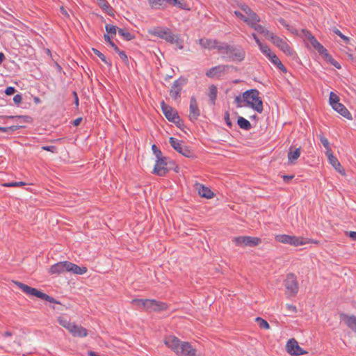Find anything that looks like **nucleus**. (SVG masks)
Segmentation results:
<instances>
[{"label":"nucleus","instance_id":"nucleus-1","mask_svg":"<svg viewBox=\"0 0 356 356\" xmlns=\"http://www.w3.org/2000/svg\"><path fill=\"white\" fill-rule=\"evenodd\" d=\"M164 343L179 356H196L197 350L190 343L181 341L175 336L166 337Z\"/></svg>","mask_w":356,"mask_h":356},{"label":"nucleus","instance_id":"nucleus-2","mask_svg":"<svg viewBox=\"0 0 356 356\" xmlns=\"http://www.w3.org/2000/svg\"><path fill=\"white\" fill-rule=\"evenodd\" d=\"M243 100L245 106L261 113L263 111V102L259 92L256 89H251L243 93Z\"/></svg>","mask_w":356,"mask_h":356},{"label":"nucleus","instance_id":"nucleus-3","mask_svg":"<svg viewBox=\"0 0 356 356\" xmlns=\"http://www.w3.org/2000/svg\"><path fill=\"white\" fill-rule=\"evenodd\" d=\"M14 283L26 294L35 296L42 300H47L49 302L58 303L54 298L47 295L46 293H42L38 289L31 287L26 284H24L19 282H14Z\"/></svg>","mask_w":356,"mask_h":356},{"label":"nucleus","instance_id":"nucleus-4","mask_svg":"<svg viewBox=\"0 0 356 356\" xmlns=\"http://www.w3.org/2000/svg\"><path fill=\"white\" fill-rule=\"evenodd\" d=\"M270 41L283 51L286 56L294 58L296 52L289 46L286 39H283L275 35H270Z\"/></svg>","mask_w":356,"mask_h":356},{"label":"nucleus","instance_id":"nucleus-5","mask_svg":"<svg viewBox=\"0 0 356 356\" xmlns=\"http://www.w3.org/2000/svg\"><path fill=\"white\" fill-rule=\"evenodd\" d=\"M232 242L238 247H255L261 243V240L258 237L241 236L234 237Z\"/></svg>","mask_w":356,"mask_h":356},{"label":"nucleus","instance_id":"nucleus-6","mask_svg":"<svg viewBox=\"0 0 356 356\" xmlns=\"http://www.w3.org/2000/svg\"><path fill=\"white\" fill-rule=\"evenodd\" d=\"M312 46L321 54L323 58L331 63L337 68L339 69L341 67L339 63L335 61L332 57L327 53V49L320 44L316 38H312V41L309 42Z\"/></svg>","mask_w":356,"mask_h":356},{"label":"nucleus","instance_id":"nucleus-7","mask_svg":"<svg viewBox=\"0 0 356 356\" xmlns=\"http://www.w3.org/2000/svg\"><path fill=\"white\" fill-rule=\"evenodd\" d=\"M284 286L289 295L295 296L298 292V284L294 274L289 273L286 275Z\"/></svg>","mask_w":356,"mask_h":356},{"label":"nucleus","instance_id":"nucleus-8","mask_svg":"<svg viewBox=\"0 0 356 356\" xmlns=\"http://www.w3.org/2000/svg\"><path fill=\"white\" fill-rule=\"evenodd\" d=\"M161 107L164 115L169 121L175 124L179 123L180 119L175 109L167 105L164 102H161Z\"/></svg>","mask_w":356,"mask_h":356},{"label":"nucleus","instance_id":"nucleus-9","mask_svg":"<svg viewBox=\"0 0 356 356\" xmlns=\"http://www.w3.org/2000/svg\"><path fill=\"white\" fill-rule=\"evenodd\" d=\"M286 350L291 355L299 356L307 353V351L300 348L298 341L294 339H291L287 341Z\"/></svg>","mask_w":356,"mask_h":356},{"label":"nucleus","instance_id":"nucleus-10","mask_svg":"<svg viewBox=\"0 0 356 356\" xmlns=\"http://www.w3.org/2000/svg\"><path fill=\"white\" fill-rule=\"evenodd\" d=\"M151 34L155 36H157L161 39L165 40V41L174 44L175 38L176 35L172 34L171 31L168 29H155L152 31Z\"/></svg>","mask_w":356,"mask_h":356},{"label":"nucleus","instance_id":"nucleus-11","mask_svg":"<svg viewBox=\"0 0 356 356\" xmlns=\"http://www.w3.org/2000/svg\"><path fill=\"white\" fill-rule=\"evenodd\" d=\"M169 143L176 151L184 156L191 157L192 156V152L186 146L184 145L182 141L178 140L173 137H170L169 139Z\"/></svg>","mask_w":356,"mask_h":356},{"label":"nucleus","instance_id":"nucleus-12","mask_svg":"<svg viewBox=\"0 0 356 356\" xmlns=\"http://www.w3.org/2000/svg\"><path fill=\"white\" fill-rule=\"evenodd\" d=\"M185 78L180 77L174 81L170 90V95L173 99H177L180 97L183 86L186 83Z\"/></svg>","mask_w":356,"mask_h":356},{"label":"nucleus","instance_id":"nucleus-13","mask_svg":"<svg viewBox=\"0 0 356 356\" xmlns=\"http://www.w3.org/2000/svg\"><path fill=\"white\" fill-rule=\"evenodd\" d=\"M146 302L145 311L149 312L165 311L168 307L165 302L157 301L154 299H147Z\"/></svg>","mask_w":356,"mask_h":356},{"label":"nucleus","instance_id":"nucleus-14","mask_svg":"<svg viewBox=\"0 0 356 356\" xmlns=\"http://www.w3.org/2000/svg\"><path fill=\"white\" fill-rule=\"evenodd\" d=\"M231 67H232L229 65H220L211 68L206 72V75L209 78H220L225 74Z\"/></svg>","mask_w":356,"mask_h":356},{"label":"nucleus","instance_id":"nucleus-15","mask_svg":"<svg viewBox=\"0 0 356 356\" xmlns=\"http://www.w3.org/2000/svg\"><path fill=\"white\" fill-rule=\"evenodd\" d=\"M168 172L167 168L166 158L163 157L156 160V163L153 169V173L158 176H164Z\"/></svg>","mask_w":356,"mask_h":356},{"label":"nucleus","instance_id":"nucleus-16","mask_svg":"<svg viewBox=\"0 0 356 356\" xmlns=\"http://www.w3.org/2000/svg\"><path fill=\"white\" fill-rule=\"evenodd\" d=\"M200 115V111L198 108L195 97H192L190 100V113L189 118L191 120H196Z\"/></svg>","mask_w":356,"mask_h":356},{"label":"nucleus","instance_id":"nucleus-17","mask_svg":"<svg viewBox=\"0 0 356 356\" xmlns=\"http://www.w3.org/2000/svg\"><path fill=\"white\" fill-rule=\"evenodd\" d=\"M234 60L242 61L245 58V51L233 46L229 47V54H227Z\"/></svg>","mask_w":356,"mask_h":356},{"label":"nucleus","instance_id":"nucleus-18","mask_svg":"<svg viewBox=\"0 0 356 356\" xmlns=\"http://www.w3.org/2000/svg\"><path fill=\"white\" fill-rule=\"evenodd\" d=\"M67 261L58 262L50 267L49 273L51 274H60L67 272Z\"/></svg>","mask_w":356,"mask_h":356},{"label":"nucleus","instance_id":"nucleus-19","mask_svg":"<svg viewBox=\"0 0 356 356\" xmlns=\"http://www.w3.org/2000/svg\"><path fill=\"white\" fill-rule=\"evenodd\" d=\"M195 189L198 191L199 195L207 199H210L213 196V193L207 187L200 184H195Z\"/></svg>","mask_w":356,"mask_h":356},{"label":"nucleus","instance_id":"nucleus-20","mask_svg":"<svg viewBox=\"0 0 356 356\" xmlns=\"http://www.w3.org/2000/svg\"><path fill=\"white\" fill-rule=\"evenodd\" d=\"M73 327L70 330V333L75 337H85L88 335V331L81 325L73 324Z\"/></svg>","mask_w":356,"mask_h":356},{"label":"nucleus","instance_id":"nucleus-21","mask_svg":"<svg viewBox=\"0 0 356 356\" xmlns=\"http://www.w3.org/2000/svg\"><path fill=\"white\" fill-rule=\"evenodd\" d=\"M328 161L333 166V168L339 172L340 174L344 175H345V170L341 167L339 161L338 159L333 155V153H329V154L327 155Z\"/></svg>","mask_w":356,"mask_h":356},{"label":"nucleus","instance_id":"nucleus-22","mask_svg":"<svg viewBox=\"0 0 356 356\" xmlns=\"http://www.w3.org/2000/svg\"><path fill=\"white\" fill-rule=\"evenodd\" d=\"M67 272L72 273L76 275H83L87 272V268L85 266H79L75 264L68 261Z\"/></svg>","mask_w":356,"mask_h":356},{"label":"nucleus","instance_id":"nucleus-23","mask_svg":"<svg viewBox=\"0 0 356 356\" xmlns=\"http://www.w3.org/2000/svg\"><path fill=\"white\" fill-rule=\"evenodd\" d=\"M332 108L338 112L340 115H341L343 117L351 120L352 115L348 111V110L345 107V106L340 102L337 104H335L334 106H332Z\"/></svg>","mask_w":356,"mask_h":356},{"label":"nucleus","instance_id":"nucleus-24","mask_svg":"<svg viewBox=\"0 0 356 356\" xmlns=\"http://www.w3.org/2000/svg\"><path fill=\"white\" fill-rule=\"evenodd\" d=\"M343 320L346 325L356 333V316L343 315Z\"/></svg>","mask_w":356,"mask_h":356},{"label":"nucleus","instance_id":"nucleus-25","mask_svg":"<svg viewBox=\"0 0 356 356\" xmlns=\"http://www.w3.org/2000/svg\"><path fill=\"white\" fill-rule=\"evenodd\" d=\"M291 243H290L291 245H293L295 247L303 245L310 243V240L304 237H297L295 236H291Z\"/></svg>","mask_w":356,"mask_h":356},{"label":"nucleus","instance_id":"nucleus-26","mask_svg":"<svg viewBox=\"0 0 356 356\" xmlns=\"http://www.w3.org/2000/svg\"><path fill=\"white\" fill-rule=\"evenodd\" d=\"M199 44L202 47L211 50L214 49V44H216V40L201 38L199 40Z\"/></svg>","mask_w":356,"mask_h":356},{"label":"nucleus","instance_id":"nucleus-27","mask_svg":"<svg viewBox=\"0 0 356 356\" xmlns=\"http://www.w3.org/2000/svg\"><path fill=\"white\" fill-rule=\"evenodd\" d=\"M300 148H296L295 149H293L291 147L288 153L289 162L291 163H294L300 157Z\"/></svg>","mask_w":356,"mask_h":356},{"label":"nucleus","instance_id":"nucleus-28","mask_svg":"<svg viewBox=\"0 0 356 356\" xmlns=\"http://www.w3.org/2000/svg\"><path fill=\"white\" fill-rule=\"evenodd\" d=\"M268 58L271 61L273 64H274L275 66H277L282 72H286V69L284 66V65L282 63L281 60L279 59V58L273 53L270 56L268 57Z\"/></svg>","mask_w":356,"mask_h":356},{"label":"nucleus","instance_id":"nucleus-29","mask_svg":"<svg viewBox=\"0 0 356 356\" xmlns=\"http://www.w3.org/2000/svg\"><path fill=\"white\" fill-rule=\"evenodd\" d=\"M260 21V17L253 11L250 13L246 17V19L244 22L247 23L250 27Z\"/></svg>","mask_w":356,"mask_h":356},{"label":"nucleus","instance_id":"nucleus-30","mask_svg":"<svg viewBox=\"0 0 356 356\" xmlns=\"http://www.w3.org/2000/svg\"><path fill=\"white\" fill-rule=\"evenodd\" d=\"M230 45L225 42H221L216 40V44H214V49H217L218 52L222 54H229Z\"/></svg>","mask_w":356,"mask_h":356},{"label":"nucleus","instance_id":"nucleus-31","mask_svg":"<svg viewBox=\"0 0 356 356\" xmlns=\"http://www.w3.org/2000/svg\"><path fill=\"white\" fill-rule=\"evenodd\" d=\"M168 3L170 4L177 6L181 9L186 10H190L191 8L188 6V5L185 3L183 0H168Z\"/></svg>","mask_w":356,"mask_h":356},{"label":"nucleus","instance_id":"nucleus-32","mask_svg":"<svg viewBox=\"0 0 356 356\" xmlns=\"http://www.w3.org/2000/svg\"><path fill=\"white\" fill-rule=\"evenodd\" d=\"M255 31H257L259 33L264 34L266 38L269 40L270 38V35H273V33L270 32L268 30L266 29L263 26L260 24H257V23L251 26Z\"/></svg>","mask_w":356,"mask_h":356},{"label":"nucleus","instance_id":"nucleus-33","mask_svg":"<svg viewBox=\"0 0 356 356\" xmlns=\"http://www.w3.org/2000/svg\"><path fill=\"white\" fill-rule=\"evenodd\" d=\"M58 322L61 326H63V327L67 329L69 332L71 330V328L73 327L72 326H73L74 323H71L69 320H67L65 317L59 316L58 318Z\"/></svg>","mask_w":356,"mask_h":356},{"label":"nucleus","instance_id":"nucleus-34","mask_svg":"<svg viewBox=\"0 0 356 356\" xmlns=\"http://www.w3.org/2000/svg\"><path fill=\"white\" fill-rule=\"evenodd\" d=\"M291 235H286V234H280L275 236V240L277 242L284 243V244H289L290 245V243H291Z\"/></svg>","mask_w":356,"mask_h":356},{"label":"nucleus","instance_id":"nucleus-35","mask_svg":"<svg viewBox=\"0 0 356 356\" xmlns=\"http://www.w3.org/2000/svg\"><path fill=\"white\" fill-rule=\"evenodd\" d=\"M238 124L240 128L244 130H249L251 128L250 122L243 117H239L238 118Z\"/></svg>","mask_w":356,"mask_h":356},{"label":"nucleus","instance_id":"nucleus-36","mask_svg":"<svg viewBox=\"0 0 356 356\" xmlns=\"http://www.w3.org/2000/svg\"><path fill=\"white\" fill-rule=\"evenodd\" d=\"M209 97L210 98V100L212 102V104H214L215 100L217 97V88L214 85H211L209 87Z\"/></svg>","mask_w":356,"mask_h":356},{"label":"nucleus","instance_id":"nucleus-37","mask_svg":"<svg viewBox=\"0 0 356 356\" xmlns=\"http://www.w3.org/2000/svg\"><path fill=\"white\" fill-rule=\"evenodd\" d=\"M149 3L152 8L159 9L160 8L165 2L168 3V0H148Z\"/></svg>","mask_w":356,"mask_h":356},{"label":"nucleus","instance_id":"nucleus-38","mask_svg":"<svg viewBox=\"0 0 356 356\" xmlns=\"http://www.w3.org/2000/svg\"><path fill=\"white\" fill-rule=\"evenodd\" d=\"M118 32L126 40H131L134 38V36L126 29H118Z\"/></svg>","mask_w":356,"mask_h":356},{"label":"nucleus","instance_id":"nucleus-39","mask_svg":"<svg viewBox=\"0 0 356 356\" xmlns=\"http://www.w3.org/2000/svg\"><path fill=\"white\" fill-rule=\"evenodd\" d=\"M147 299H134L131 301V303L137 307H138L140 309H143L145 310L146 308V302Z\"/></svg>","mask_w":356,"mask_h":356},{"label":"nucleus","instance_id":"nucleus-40","mask_svg":"<svg viewBox=\"0 0 356 356\" xmlns=\"http://www.w3.org/2000/svg\"><path fill=\"white\" fill-rule=\"evenodd\" d=\"M260 51L268 58L270 56L273 52L270 50L269 47L266 44H263L262 42L258 45Z\"/></svg>","mask_w":356,"mask_h":356},{"label":"nucleus","instance_id":"nucleus-41","mask_svg":"<svg viewBox=\"0 0 356 356\" xmlns=\"http://www.w3.org/2000/svg\"><path fill=\"white\" fill-rule=\"evenodd\" d=\"M320 140L324 147L326 149V155L329 154V153H332V152L331 150L328 140L323 136L320 135Z\"/></svg>","mask_w":356,"mask_h":356},{"label":"nucleus","instance_id":"nucleus-42","mask_svg":"<svg viewBox=\"0 0 356 356\" xmlns=\"http://www.w3.org/2000/svg\"><path fill=\"white\" fill-rule=\"evenodd\" d=\"M329 102L331 106H334L335 104L339 103V97L334 92H331L330 93Z\"/></svg>","mask_w":356,"mask_h":356},{"label":"nucleus","instance_id":"nucleus-43","mask_svg":"<svg viewBox=\"0 0 356 356\" xmlns=\"http://www.w3.org/2000/svg\"><path fill=\"white\" fill-rule=\"evenodd\" d=\"M92 50L94 52V54L97 55L104 63H106L108 65H111V63L107 60L106 56L102 53H101L98 49L92 48Z\"/></svg>","mask_w":356,"mask_h":356},{"label":"nucleus","instance_id":"nucleus-44","mask_svg":"<svg viewBox=\"0 0 356 356\" xmlns=\"http://www.w3.org/2000/svg\"><path fill=\"white\" fill-rule=\"evenodd\" d=\"M255 320L258 323V324L261 328L266 329V330L270 328V325L266 320H264L260 317L256 318Z\"/></svg>","mask_w":356,"mask_h":356},{"label":"nucleus","instance_id":"nucleus-45","mask_svg":"<svg viewBox=\"0 0 356 356\" xmlns=\"http://www.w3.org/2000/svg\"><path fill=\"white\" fill-rule=\"evenodd\" d=\"M118 29V28H117V26H113V25L107 24L106 26V31L109 34H114V35H115Z\"/></svg>","mask_w":356,"mask_h":356},{"label":"nucleus","instance_id":"nucleus-46","mask_svg":"<svg viewBox=\"0 0 356 356\" xmlns=\"http://www.w3.org/2000/svg\"><path fill=\"white\" fill-rule=\"evenodd\" d=\"M152 151L154 154H155L156 159L163 158L164 156H162V152L160 149L157 148V147L155 145H153L152 147Z\"/></svg>","mask_w":356,"mask_h":356},{"label":"nucleus","instance_id":"nucleus-47","mask_svg":"<svg viewBox=\"0 0 356 356\" xmlns=\"http://www.w3.org/2000/svg\"><path fill=\"white\" fill-rule=\"evenodd\" d=\"M24 185H25V183L22 182V181L9 182V183H6V184H3V186H6V187H17V186H24Z\"/></svg>","mask_w":356,"mask_h":356},{"label":"nucleus","instance_id":"nucleus-48","mask_svg":"<svg viewBox=\"0 0 356 356\" xmlns=\"http://www.w3.org/2000/svg\"><path fill=\"white\" fill-rule=\"evenodd\" d=\"M279 22L281 25L284 26L288 31L292 33L293 32V29L289 24H287L285 19H284L283 18H280L279 19Z\"/></svg>","mask_w":356,"mask_h":356},{"label":"nucleus","instance_id":"nucleus-49","mask_svg":"<svg viewBox=\"0 0 356 356\" xmlns=\"http://www.w3.org/2000/svg\"><path fill=\"white\" fill-rule=\"evenodd\" d=\"M99 6L104 10H107L110 6L106 0H97Z\"/></svg>","mask_w":356,"mask_h":356},{"label":"nucleus","instance_id":"nucleus-50","mask_svg":"<svg viewBox=\"0 0 356 356\" xmlns=\"http://www.w3.org/2000/svg\"><path fill=\"white\" fill-rule=\"evenodd\" d=\"M334 33L339 35L341 39H343L346 42H348L349 41V38L346 36H345L339 29H334L333 30Z\"/></svg>","mask_w":356,"mask_h":356},{"label":"nucleus","instance_id":"nucleus-51","mask_svg":"<svg viewBox=\"0 0 356 356\" xmlns=\"http://www.w3.org/2000/svg\"><path fill=\"white\" fill-rule=\"evenodd\" d=\"M302 33L305 39L309 42L312 41V38H315L314 36H313L312 34L307 30H302Z\"/></svg>","mask_w":356,"mask_h":356},{"label":"nucleus","instance_id":"nucleus-52","mask_svg":"<svg viewBox=\"0 0 356 356\" xmlns=\"http://www.w3.org/2000/svg\"><path fill=\"white\" fill-rule=\"evenodd\" d=\"M174 44H176L179 49H183V42L181 40H179V38L177 35L176 38H175Z\"/></svg>","mask_w":356,"mask_h":356},{"label":"nucleus","instance_id":"nucleus-53","mask_svg":"<svg viewBox=\"0 0 356 356\" xmlns=\"http://www.w3.org/2000/svg\"><path fill=\"white\" fill-rule=\"evenodd\" d=\"M15 92V89L14 87L10 86V87L6 88V89L5 90V93L7 95H13Z\"/></svg>","mask_w":356,"mask_h":356},{"label":"nucleus","instance_id":"nucleus-54","mask_svg":"<svg viewBox=\"0 0 356 356\" xmlns=\"http://www.w3.org/2000/svg\"><path fill=\"white\" fill-rule=\"evenodd\" d=\"M13 101H14V102L16 104H20L22 102V95H19V94H17V95H15L14 97H13Z\"/></svg>","mask_w":356,"mask_h":356},{"label":"nucleus","instance_id":"nucleus-55","mask_svg":"<svg viewBox=\"0 0 356 356\" xmlns=\"http://www.w3.org/2000/svg\"><path fill=\"white\" fill-rule=\"evenodd\" d=\"M286 307L288 309V311H289L291 313H296L297 312L296 307L293 305L287 304L286 305Z\"/></svg>","mask_w":356,"mask_h":356},{"label":"nucleus","instance_id":"nucleus-56","mask_svg":"<svg viewBox=\"0 0 356 356\" xmlns=\"http://www.w3.org/2000/svg\"><path fill=\"white\" fill-rule=\"evenodd\" d=\"M241 9L246 13L247 15H250V13L252 11L250 8L246 5H243L241 6Z\"/></svg>","mask_w":356,"mask_h":356},{"label":"nucleus","instance_id":"nucleus-57","mask_svg":"<svg viewBox=\"0 0 356 356\" xmlns=\"http://www.w3.org/2000/svg\"><path fill=\"white\" fill-rule=\"evenodd\" d=\"M118 54L119 56L120 57V58H121L122 60L125 61V60H127V55H126V54H125V52H124V51H120H120L118 52Z\"/></svg>","mask_w":356,"mask_h":356},{"label":"nucleus","instance_id":"nucleus-58","mask_svg":"<svg viewBox=\"0 0 356 356\" xmlns=\"http://www.w3.org/2000/svg\"><path fill=\"white\" fill-rule=\"evenodd\" d=\"M234 15L242 19L244 22V19H246V17L243 15L241 12L239 11H234Z\"/></svg>","mask_w":356,"mask_h":356},{"label":"nucleus","instance_id":"nucleus-59","mask_svg":"<svg viewBox=\"0 0 356 356\" xmlns=\"http://www.w3.org/2000/svg\"><path fill=\"white\" fill-rule=\"evenodd\" d=\"M42 149L46 151L54 152L56 147L54 146H43L42 147Z\"/></svg>","mask_w":356,"mask_h":356},{"label":"nucleus","instance_id":"nucleus-60","mask_svg":"<svg viewBox=\"0 0 356 356\" xmlns=\"http://www.w3.org/2000/svg\"><path fill=\"white\" fill-rule=\"evenodd\" d=\"M81 121H82V118H79L75 119L73 121L72 124H73L74 126L76 127V126H79L80 124Z\"/></svg>","mask_w":356,"mask_h":356},{"label":"nucleus","instance_id":"nucleus-61","mask_svg":"<svg viewBox=\"0 0 356 356\" xmlns=\"http://www.w3.org/2000/svg\"><path fill=\"white\" fill-rule=\"evenodd\" d=\"M293 178V175H284L283 176V179L286 183H288Z\"/></svg>","mask_w":356,"mask_h":356},{"label":"nucleus","instance_id":"nucleus-62","mask_svg":"<svg viewBox=\"0 0 356 356\" xmlns=\"http://www.w3.org/2000/svg\"><path fill=\"white\" fill-rule=\"evenodd\" d=\"M225 120L226 121V123L228 126L231 127L232 126V124H231V122H230V120H229V115L228 113H227L225 114Z\"/></svg>","mask_w":356,"mask_h":356},{"label":"nucleus","instance_id":"nucleus-63","mask_svg":"<svg viewBox=\"0 0 356 356\" xmlns=\"http://www.w3.org/2000/svg\"><path fill=\"white\" fill-rule=\"evenodd\" d=\"M110 45L116 53H118L120 51L118 46L113 42H110Z\"/></svg>","mask_w":356,"mask_h":356},{"label":"nucleus","instance_id":"nucleus-64","mask_svg":"<svg viewBox=\"0 0 356 356\" xmlns=\"http://www.w3.org/2000/svg\"><path fill=\"white\" fill-rule=\"evenodd\" d=\"M349 236L356 241V232H350Z\"/></svg>","mask_w":356,"mask_h":356}]
</instances>
